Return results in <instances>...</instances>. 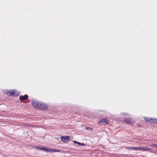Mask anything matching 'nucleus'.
I'll use <instances>...</instances> for the list:
<instances>
[{
    "instance_id": "1",
    "label": "nucleus",
    "mask_w": 157,
    "mask_h": 157,
    "mask_svg": "<svg viewBox=\"0 0 157 157\" xmlns=\"http://www.w3.org/2000/svg\"><path fill=\"white\" fill-rule=\"evenodd\" d=\"M40 102L35 99H32L31 101L32 105L36 109H38Z\"/></svg>"
},
{
    "instance_id": "2",
    "label": "nucleus",
    "mask_w": 157,
    "mask_h": 157,
    "mask_svg": "<svg viewBox=\"0 0 157 157\" xmlns=\"http://www.w3.org/2000/svg\"><path fill=\"white\" fill-rule=\"evenodd\" d=\"M145 120L147 122L151 123H157V119L154 118H149V117H145Z\"/></svg>"
},
{
    "instance_id": "3",
    "label": "nucleus",
    "mask_w": 157,
    "mask_h": 157,
    "mask_svg": "<svg viewBox=\"0 0 157 157\" xmlns=\"http://www.w3.org/2000/svg\"><path fill=\"white\" fill-rule=\"evenodd\" d=\"M48 151H47V152H60L62 153H63V152L62 150L55 149H51L50 148H48Z\"/></svg>"
},
{
    "instance_id": "4",
    "label": "nucleus",
    "mask_w": 157,
    "mask_h": 157,
    "mask_svg": "<svg viewBox=\"0 0 157 157\" xmlns=\"http://www.w3.org/2000/svg\"><path fill=\"white\" fill-rule=\"evenodd\" d=\"M47 105L45 104L40 102L38 109L40 110H46L47 109Z\"/></svg>"
},
{
    "instance_id": "5",
    "label": "nucleus",
    "mask_w": 157,
    "mask_h": 157,
    "mask_svg": "<svg viewBox=\"0 0 157 157\" xmlns=\"http://www.w3.org/2000/svg\"><path fill=\"white\" fill-rule=\"evenodd\" d=\"M70 136H62L61 137V140L64 142H67L70 140Z\"/></svg>"
},
{
    "instance_id": "6",
    "label": "nucleus",
    "mask_w": 157,
    "mask_h": 157,
    "mask_svg": "<svg viewBox=\"0 0 157 157\" xmlns=\"http://www.w3.org/2000/svg\"><path fill=\"white\" fill-rule=\"evenodd\" d=\"M151 150V149L145 147H138V150H140L143 151H150Z\"/></svg>"
},
{
    "instance_id": "7",
    "label": "nucleus",
    "mask_w": 157,
    "mask_h": 157,
    "mask_svg": "<svg viewBox=\"0 0 157 157\" xmlns=\"http://www.w3.org/2000/svg\"><path fill=\"white\" fill-rule=\"evenodd\" d=\"M5 93L8 95L10 96L14 95L15 94V92L14 90H6L5 91Z\"/></svg>"
},
{
    "instance_id": "8",
    "label": "nucleus",
    "mask_w": 157,
    "mask_h": 157,
    "mask_svg": "<svg viewBox=\"0 0 157 157\" xmlns=\"http://www.w3.org/2000/svg\"><path fill=\"white\" fill-rule=\"evenodd\" d=\"M35 147L36 149L43 150L47 152V151H48V148L45 147H42L40 146H35Z\"/></svg>"
},
{
    "instance_id": "9",
    "label": "nucleus",
    "mask_w": 157,
    "mask_h": 157,
    "mask_svg": "<svg viewBox=\"0 0 157 157\" xmlns=\"http://www.w3.org/2000/svg\"><path fill=\"white\" fill-rule=\"evenodd\" d=\"M124 121L125 123L128 124H132V121L131 118L130 117H127L124 119Z\"/></svg>"
},
{
    "instance_id": "10",
    "label": "nucleus",
    "mask_w": 157,
    "mask_h": 157,
    "mask_svg": "<svg viewBox=\"0 0 157 157\" xmlns=\"http://www.w3.org/2000/svg\"><path fill=\"white\" fill-rule=\"evenodd\" d=\"M109 122V121L107 120L106 118H104L102 119H101V120L99 122V123H105V125H107L108 124Z\"/></svg>"
},
{
    "instance_id": "11",
    "label": "nucleus",
    "mask_w": 157,
    "mask_h": 157,
    "mask_svg": "<svg viewBox=\"0 0 157 157\" xmlns=\"http://www.w3.org/2000/svg\"><path fill=\"white\" fill-rule=\"evenodd\" d=\"M28 97V95L27 94H25L24 96L20 97V99L21 101H23L27 99Z\"/></svg>"
},
{
    "instance_id": "12",
    "label": "nucleus",
    "mask_w": 157,
    "mask_h": 157,
    "mask_svg": "<svg viewBox=\"0 0 157 157\" xmlns=\"http://www.w3.org/2000/svg\"><path fill=\"white\" fill-rule=\"evenodd\" d=\"M85 128L86 129H89L90 131H92L93 130V128H92L89 127L87 126H85Z\"/></svg>"
},
{
    "instance_id": "13",
    "label": "nucleus",
    "mask_w": 157,
    "mask_h": 157,
    "mask_svg": "<svg viewBox=\"0 0 157 157\" xmlns=\"http://www.w3.org/2000/svg\"><path fill=\"white\" fill-rule=\"evenodd\" d=\"M132 150H138V147H132L131 148Z\"/></svg>"
},
{
    "instance_id": "14",
    "label": "nucleus",
    "mask_w": 157,
    "mask_h": 157,
    "mask_svg": "<svg viewBox=\"0 0 157 157\" xmlns=\"http://www.w3.org/2000/svg\"><path fill=\"white\" fill-rule=\"evenodd\" d=\"M151 145V146H152L153 147H156L157 148V144H152Z\"/></svg>"
},
{
    "instance_id": "15",
    "label": "nucleus",
    "mask_w": 157,
    "mask_h": 157,
    "mask_svg": "<svg viewBox=\"0 0 157 157\" xmlns=\"http://www.w3.org/2000/svg\"><path fill=\"white\" fill-rule=\"evenodd\" d=\"M122 115H128V113H121Z\"/></svg>"
},
{
    "instance_id": "16",
    "label": "nucleus",
    "mask_w": 157,
    "mask_h": 157,
    "mask_svg": "<svg viewBox=\"0 0 157 157\" xmlns=\"http://www.w3.org/2000/svg\"><path fill=\"white\" fill-rule=\"evenodd\" d=\"M77 144L79 145H80L81 146V143H80V142H78V143H77Z\"/></svg>"
},
{
    "instance_id": "17",
    "label": "nucleus",
    "mask_w": 157,
    "mask_h": 157,
    "mask_svg": "<svg viewBox=\"0 0 157 157\" xmlns=\"http://www.w3.org/2000/svg\"><path fill=\"white\" fill-rule=\"evenodd\" d=\"M78 142H77V141H75V140H74V141H73V143H74V144H77Z\"/></svg>"
},
{
    "instance_id": "18",
    "label": "nucleus",
    "mask_w": 157,
    "mask_h": 157,
    "mask_svg": "<svg viewBox=\"0 0 157 157\" xmlns=\"http://www.w3.org/2000/svg\"><path fill=\"white\" fill-rule=\"evenodd\" d=\"M20 95V93L19 92H17V96H18Z\"/></svg>"
},
{
    "instance_id": "19",
    "label": "nucleus",
    "mask_w": 157,
    "mask_h": 157,
    "mask_svg": "<svg viewBox=\"0 0 157 157\" xmlns=\"http://www.w3.org/2000/svg\"><path fill=\"white\" fill-rule=\"evenodd\" d=\"M86 145V144L84 143H81V146H85Z\"/></svg>"
},
{
    "instance_id": "20",
    "label": "nucleus",
    "mask_w": 157,
    "mask_h": 157,
    "mask_svg": "<svg viewBox=\"0 0 157 157\" xmlns=\"http://www.w3.org/2000/svg\"><path fill=\"white\" fill-rule=\"evenodd\" d=\"M131 147H128L129 149L132 150V148H131Z\"/></svg>"
}]
</instances>
